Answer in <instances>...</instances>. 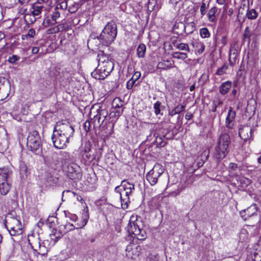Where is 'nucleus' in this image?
I'll use <instances>...</instances> for the list:
<instances>
[{
	"label": "nucleus",
	"mask_w": 261,
	"mask_h": 261,
	"mask_svg": "<svg viewBox=\"0 0 261 261\" xmlns=\"http://www.w3.org/2000/svg\"><path fill=\"white\" fill-rule=\"evenodd\" d=\"M97 58L98 66L91 73V75L96 79L104 80L113 71L114 61L110 55L105 54L103 51H99Z\"/></svg>",
	"instance_id": "obj_1"
},
{
	"label": "nucleus",
	"mask_w": 261,
	"mask_h": 261,
	"mask_svg": "<svg viewBox=\"0 0 261 261\" xmlns=\"http://www.w3.org/2000/svg\"><path fill=\"white\" fill-rule=\"evenodd\" d=\"M230 143V139L228 134L224 133L219 136L213 153V158L217 162L221 161L228 154Z\"/></svg>",
	"instance_id": "obj_2"
},
{
	"label": "nucleus",
	"mask_w": 261,
	"mask_h": 261,
	"mask_svg": "<svg viewBox=\"0 0 261 261\" xmlns=\"http://www.w3.org/2000/svg\"><path fill=\"white\" fill-rule=\"evenodd\" d=\"M117 35V25L115 22L112 21L108 22L105 25L101 33L96 37V38L102 45L108 46L114 42Z\"/></svg>",
	"instance_id": "obj_3"
},
{
	"label": "nucleus",
	"mask_w": 261,
	"mask_h": 261,
	"mask_svg": "<svg viewBox=\"0 0 261 261\" xmlns=\"http://www.w3.org/2000/svg\"><path fill=\"white\" fill-rule=\"evenodd\" d=\"M134 189V185L128 182L126 179L123 180L121 185L115 188V192L119 194L122 208H127L128 204L130 202L129 196Z\"/></svg>",
	"instance_id": "obj_4"
},
{
	"label": "nucleus",
	"mask_w": 261,
	"mask_h": 261,
	"mask_svg": "<svg viewBox=\"0 0 261 261\" xmlns=\"http://www.w3.org/2000/svg\"><path fill=\"white\" fill-rule=\"evenodd\" d=\"M27 147L28 149L38 155L42 154V144L38 132L33 130L29 133L27 137Z\"/></svg>",
	"instance_id": "obj_5"
},
{
	"label": "nucleus",
	"mask_w": 261,
	"mask_h": 261,
	"mask_svg": "<svg viewBox=\"0 0 261 261\" xmlns=\"http://www.w3.org/2000/svg\"><path fill=\"white\" fill-rule=\"evenodd\" d=\"M54 129L68 139L73 136L74 132L73 126L66 120L57 122L54 127Z\"/></svg>",
	"instance_id": "obj_6"
},
{
	"label": "nucleus",
	"mask_w": 261,
	"mask_h": 261,
	"mask_svg": "<svg viewBox=\"0 0 261 261\" xmlns=\"http://www.w3.org/2000/svg\"><path fill=\"white\" fill-rule=\"evenodd\" d=\"M67 176L73 180H79L82 178V170L80 167L75 163H70L66 167Z\"/></svg>",
	"instance_id": "obj_7"
},
{
	"label": "nucleus",
	"mask_w": 261,
	"mask_h": 261,
	"mask_svg": "<svg viewBox=\"0 0 261 261\" xmlns=\"http://www.w3.org/2000/svg\"><path fill=\"white\" fill-rule=\"evenodd\" d=\"M51 140L54 146L58 149L63 148L69 143V139L67 138L60 134L54 129L51 136Z\"/></svg>",
	"instance_id": "obj_8"
},
{
	"label": "nucleus",
	"mask_w": 261,
	"mask_h": 261,
	"mask_svg": "<svg viewBox=\"0 0 261 261\" xmlns=\"http://www.w3.org/2000/svg\"><path fill=\"white\" fill-rule=\"evenodd\" d=\"M162 173V170L159 168V166H154L146 175V178L150 185L154 186L157 183L159 177Z\"/></svg>",
	"instance_id": "obj_9"
},
{
	"label": "nucleus",
	"mask_w": 261,
	"mask_h": 261,
	"mask_svg": "<svg viewBox=\"0 0 261 261\" xmlns=\"http://www.w3.org/2000/svg\"><path fill=\"white\" fill-rule=\"evenodd\" d=\"M247 218L249 220H252V222L249 223L248 225L249 226L253 227L255 223L259 221V217L257 214L258 208L256 204H253L246 209Z\"/></svg>",
	"instance_id": "obj_10"
},
{
	"label": "nucleus",
	"mask_w": 261,
	"mask_h": 261,
	"mask_svg": "<svg viewBox=\"0 0 261 261\" xmlns=\"http://www.w3.org/2000/svg\"><path fill=\"white\" fill-rule=\"evenodd\" d=\"M254 129L248 125H242L239 128V134L240 138L244 141L253 140L252 133Z\"/></svg>",
	"instance_id": "obj_11"
},
{
	"label": "nucleus",
	"mask_w": 261,
	"mask_h": 261,
	"mask_svg": "<svg viewBox=\"0 0 261 261\" xmlns=\"http://www.w3.org/2000/svg\"><path fill=\"white\" fill-rule=\"evenodd\" d=\"M44 8V6H42L41 4L38 2H34L31 4L29 12L31 15L35 17L34 20H31L32 23H34L36 21L37 18H39L41 17V14Z\"/></svg>",
	"instance_id": "obj_12"
},
{
	"label": "nucleus",
	"mask_w": 261,
	"mask_h": 261,
	"mask_svg": "<svg viewBox=\"0 0 261 261\" xmlns=\"http://www.w3.org/2000/svg\"><path fill=\"white\" fill-rule=\"evenodd\" d=\"M45 162L50 168L56 170L60 167V159L57 153H53L50 156H48L45 160Z\"/></svg>",
	"instance_id": "obj_13"
},
{
	"label": "nucleus",
	"mask_w": 261,
	"mask_h": 261,
	"mask_svg": "<svg viewBox=\"0 0 261 261\" xmlns=\"http://www.w3.org/2000/svg\"><path fill=\"white\" fill-rule=\"evenodd\" d=\"M236 116V112L234 111L232 107H229L228 114L225 119V126L229 129H232L235 123V118Z\"/></svg>",
	"instance_id": "obj_14"
},
{
	"label": "nucleus",
	"mask_w": 261,
	"mask_h": 261,
	"mask_svg": "<svg viewBox=\"0 0 261 261\" xmlns=\"http://www.w3.org/2000/svg\"><path fill=\"white\" fill-rule=\"evenodd\" d=\"M142 225L140 217H138L137 216H132L130 218L127 228H140Z\"/></svg>",
	"instance_id": "obj_15"
},
{
	"label": "nucleus",
	"mask_w": 261,
	"mask_h": 261,
	"mask_svg": "<svg viewBox=\"0 0 261 261\" xmlns=\"http://www.w3.org/2000/svg\"><path fill=\"white\" fill-rule=\"evenodd\" d=\"M127 229L128 233L132 234V237L133 238H136L139 240H144L146 238V233L145 231V229Z\"/></svg>",
	"instance_id": "obj_16"
},
{
	"label": "nucleus",
	"mask_w": 261,
	"mask_h": 261,
	"mask_svg": "<svg viewBox=\"0 0 261 261\" xmlns=\"http://www.w3.org/2000/svg\"><path fill=\"white\" fill-rule=\"evenodd\" d=\"M94 114L93 118H91V120L92 123L94 127H100L104 123V122L101 120V118L98 115L97 111L96 112H93L92 110L90 111V116H92Z\"/></svg>",
	"instance_id": "obj_17"
},
{
	"label": "nucleus",
	"mask_w": 261,
	"mask_h": 261,
	"mask_svg": "<svg viewBox=\"0 0 261 261\" xmlns=\"http://www.w3.org/2000/svg\"><path fill=\"white\" fill-rule=\"evenodd\" d=\"M174 61L173 60H162L157 65V68L162 70H168L174 67Z\"/></svg>",
	"instance_id": "obj_18"
},
{
	"label": "nucleus",
	"mask_w": 261,
	"mask_h": 261,
	"mask_svg": "<svg viewBox=\"0 0 261 261\" xmlns=\"http://www.w3.org/2000/svg\"><path fill=\"white\" fill-rule=\"evenodd\" d=\"M67 231H66L64 230L61 229H52L51 232L49 233V237L50 239L53 240L55 242L58 241V240L62 238L63 236L67 233Z\"/></svg>",
	"instance_id": "obj_19"
},
{
	"label": "nucleus",
	"mask_w": 261,
	"mask_h": 261,
	"mask_svg": "<svg viewBox=\"0 0 261 261\" xmlns=\"http://www.w3.org/2000/svg\"><path fill=\"white\" fill-rule=\"evenodd\" d=\"M174 33L178 35H182L186 33L185 24L182 22H176L173 26Z\"/></svg>",
	"instance_id": "obj_20"
},
{
	"label": "nucleus",
	"mask_w": 261,
	"mask_h": 261,
	"mask_svg": "<svg viewBox=\"0 0 261 261\" xmlns=\"http://www.w3.org/2000/svg\"><path fill=\"white\" fill-rule=\"evenodd\" d=\"M11 174L12 172L8 168H0V182L9 181V177Z\"/></svg>",
	"instance_id": "obj_21"
},
{
	"label": "nucleus",
	"mask_w": 261,
	"mask_h": 261,
	"mask_svg": "<svg viewBox=\"0 0 261 261\" xmlns=\"http://www.w3.org/2000/svg\"><path fill=\"white\" fill-rule=\"evenodd\" d=\"M231 86L232 83L229 81L222 83L219 87L220 93L222 95L226 94Z\"/></svg>",
	"instance_id": "obj_22"
},
{
	"label": "nucleus",
	"mask_w": 261,
	"mask_h": 261,
	"mask_svg": "<svg viewBox=\"0 0 261 261\" xmlns=\"http://www.w3.org/2000/svg\"><path fill=\"white\" fill-rule=\"evenodd\" d=\"M11 184L9 181L0 182V193L2 195H6L9 192Z\"/></svg>",
	"instance_id": "obj_23"
},
{
	"label": "nucleus",
	"mask_w": 261,
	"mask_h": 261,
	"mask_svg": "<svg viewBox=\"0 0 261 261\" xmlns=\"http://www.w3.org/2000/svg\"><path fill=\"white\" fill-rule=\"evenodd\" d=\"M9 234L13 237L12 239L14 241L15 240L22 238V234L23 233V229H7Z\"/></svg>",
	"instance_id": "obj_24"
},
{
	"label": "nucleus",
	"mask_w": 261,
	"mask_h": 261,
	"mask_svg": "<svg viewBox=\"0 0 261 261\" xmlns=\"http://www.w3.org/2000/svg\"><path fill=\"white\" fill-rule=\"evenodd\" d=\"M172 44L176 48L185 51L186 53L190 52L189 45L187 43H178L176 40L172 41Z\"/></svg>",
	"instance_id": "obj_25"
},
{
	"label": "nucleus",
	"mask_w": 261,
	"mask_h": 261,
	"mask_svg": "<svg viewBox=\"0 0 261 261\" xmlns=\"http://www.w3.org/2000/svg\"><path fill=\"white\" fill-rule=\"evenodd\" d=\"M123 110H122L120 112L119 110L111 112L109 114V119H112L111 121H108V123H111L112 124V127H114V125L116 121L118 119V117L120 116L121 114L122 113Z\"/></svg>",
	"instance_id": "obj_26"
},
{
	"label": "nucleus",
	"mask_w": 261,
	"mask_h": 261,
	"mask_svg": "<svg viewBox=\"0 0 261 261\" xmlns=\"http://www.w3.org/2000/svg\"><path fill=\"white\" fill-rule=\"evenodd\" d=\"M192 45L199 54H202L205 49V45L203 43L195 40L192 42Z\"/></svg>",
	"instance_id": "obj_27"
},
{
	"label": "nucleus",
	"mask_w": 261,
	"mask_h": 261,
	"mask_svg": "<svg viewBox=\"0 0 261 261\" xmlns=\"http://www.w3.org/2000/svg\"><path fill=\"white\" fill-rule=\"evenodd\" d=\"M258 12L254 9H250L248 5L246 17L249 20H254L258 17Z\"/></svg>",
	"instance_id": "obj_28"
},
{
	"label": "nucleus",
	"mask_w": 261,
	"mask_h": 261,
	"mask_svg": "<svg viewBox=\"0 0 261 261\" xmlns=\"http://www.w3.org/2000/svg\"><path fill=\"white\" fill-rule=\"evenodd\" d=\"M252 32L249 27H247L243 33V38H242V42L245 43V42H248V43H250L251 41V36H252Z\"/></svg>",
	"instance_id": "obj_29"
},
{
	"label": "nucleus",
	"mask_w": 261,
	"mask_h": 261,
	"mask_svg": "<svg viewBox=\"0 0 261 261\" xmlns=\"http://www.w3.org/2000/svg\"><path fill=\"white\" fill-rule=\"evenodd\" d=\"M218 9L216 7H214L209 10L207 14L208 20L210 22H214L216 20V13L217 12Z\"/></svg>",
	"instance_id": "obj_30"
},
{
	"label": "nucleus",
	"mask_w": 261,
	"mask_h": 261,
	"mask_svg": "<svg viewBox=\"0 0 261 261\" xmlns=\"http://www.w3.org/2000/svg\"><path fill=\"white\" fill-rule=\"evenodd\" d=\"M34 254L36 261H47V254L46 252L42 253L41 251L37 252L36 250H34Z\"/></svg>",
	"instance_id": "obj_31"
},
{
	"label": "nucleus",
	"mask_w": 261,
	"mask_h": 261,
	"mask_svg": "<svg viewBox=\"0 0 261 261\" xmlns=\"http://www.w3.org/2000/svg\"><path fill=\"white\" fill-rule=\"evenodd\" d=\"M19 171H20V176L22 178H24L27 176V175L29 173V171H28V167L24 163H23V162L20 163V167H19Z\"/></svg>",
	"instance_id": "obj_32"
},
{
	"label": "nucleus",
	"mask_w": 261,
	"mask_h": 261,
	"mask_svg": "<svg viewBox=\"0 0 261 261\" xmlns=\"http://www.w3.org/2000/svg\"><path fill=\"white\" fill-rule=\"evenodd\" d=\"M146 46L144 44H140L137 47V54L139 58H144L146 53Z\"/></svg>",
	"instance_id": "obj_33"
},
{
	"label": "nucleus",
	"mask_w": 261,
	"mask_h": 261,
	"mask_svg": "<svg viewBox=\"0 0 261 261\" xmlns=\"http://www.w3.org/2000/svg\"><path fill=\"white\" fill-rule=\"evenodd\" d=\"M98 115L101 118V120L103 122L106 121V123H108V120L107 118L108 113L107 111L105 109H99L96 110Z\"/></svg>",
	"instance_id": "obj_34"
},
{
	"label": "nucleus",
	"mask_w": 261,
	"mask_h": 261,
	"mask_svg": "<svg viewBox=\"0 0 261 261\" xmlns=\"http://www.w3.org/2000/svg\"><path fill=\"white\" fill-rule=\"evenodd\" d=\"M257 249H255L252 253V257L254 261H261V247L257 245Z\"/></svg>",
	"instance_id": "obj_35"
},
{
	"label": "nucleus",
	"mask_w": 261,
	"mask_h": 261,
	"mask_svg": "<svg viewBox=\"0 0 261 261\" xmlns=\"http://www.w3.org/2000/svg\"><path fill=\"white\" fill-rule=\"evenodd\" d=\"M239 50V44L238 42H234L231 44L229 48V56H235L237 55Z\"/></svg>",
	"instance_id": "obj_36"
},
{
	"label": "nucleus",
	"mask_w": 261,
	"mask_h": 261,
	"mask_svg": "<svg viewBox=\"0 0 261 261\" xmlns=\"http://www.w3.org/2000/svg\"><path fill=\"white\" fill-rule=\"evenodd\" d=\"M55 8H56V9H58L61 12H64L68 8L67 1L64 0L61 2L57 3Z\"/></svg>",
	"instance_id": "obj_37"
},
{
	"label": "nucleus",
	"mask_w": 261,
	"mask_h": 261,
	"mask_svg": "<svg viewBox=\"0 0 261 261\" xmlns=\"http://www.w3.org/2000/svg\"><path fill=\"white\" fill-rule=\"evenodd\" d=\"M172 56L174 59L185 60L188 58L187 53L186 52H174L172 54Z\"/></svg>",
	"instance_id": "obj_38"
},
{
	"label": "nucleus",
	"mask_w": 261,
	"mask_h": 261,
	"mask_svg": "<svg viewBox=\"0 0 261 261\" xmlns=\"http://www.w3.org/2000/svg\"><path fill=\"white\" fill-rule=\"evenodd\" d=\"M112 105L113 108L115 109L120 108L123 106V102L121 100V99L120 98L116 97L113 100Z\"/></svg>",
	"instance_id": "obj_39"
},
{
	"label": "nucleus",
	"mask_w": 261,
	"mask_h": 261,
	"mask_svg": "<svg viewBox=\"0 0 261 261\" xmlns=\"http://www.w3.org/2000/svg\"><path fill=\"white\" fill-rule=\"evenodd\" d=\"M61 13V12L59 10L56 9V8H54L51 14V18L53 21H54V23H57V19L60 17Z\"/></svg>",
	"instance_id": "obj_40"
},
{
	"label": "nucleus",
	"mask_w": 261,
	"mask_h": 261,
	"mask_svg": "<svg viewBox=\"0 0 261 261\" xmlns=\"http://www.w3.org/2000/svg\"><path fill=\"white\" fill-rule=\"evenodd\" d=\"M248 238V234L247 229H242L239 236V241H246Z\"/></svg>",
	"instance_id": "obj_41"
},
{
	"label": "nucleus",
	"mask_w": 261,
	"mask_h": 261,
	"mask_svg": "<svg viewBox=\"0 0 261 261\" xmlns=\"http://www.w3.org/2000/svg\"><path fill=\"white\" fill-rule=\"evenodd\" d=\"M36 34V31L34 29H30L27 34L22 35V39H28L29 38H33Z\"/></svg>",
	"instance_id": "obj_42"
},
{
	"label": "nucleus",
	"mask_w": 261,
	"mask_h": 261,
	"mask_svg": "<svg viewBox=\"0 0 261 261\" xmlns=\"http://www.w3.org/2000/svg\"><path fill=\"white\" fill-rule=\"evenodd\" d=\"M156 2L155 0H149L148 3V9L150 11H157L159 10L158 6H155Z\"/></svg>",
	"instance_id": "obj_43"
},
{
	"label": "nucleus",
	"mask_w": 261,
	"mask_h": 261,
	"mask_svg": "<svg viewBox=\"0 0 261 261\" xmlns=\"http://www.w3.org/2000/svg\"><path fill=\"white\" fill-rule=\"evenodd\" d=\"M83 157L86 162H92L94 159L93 156L91 154L89 151H87L85 150V153L83 154Z\"/></svg>",
	"instance_id": "obj_44"
},
{
	"label": "nucleus",
	"mask_w": 261,
	"mask_h": 261,
	"mask_svg": "<svg viewBox=\"0 0 261 261\" xmlns=\"http://www.w3.org/2000/svg\"><path fill=\"white\" fill-rule=\"evenodd\" d=\"M199 34L203 38H208L210 36V33L206 28H203L200 29Z\"/></svg>",
	"instance_id": "obj_45"
},
{
	"label": "nucleus",
	"mask_w": 261,
	"mask_h": 261,
	"mask_svg": "<svg viewBox=\"0 0 261 261\" xmlns=\"http://www.w3.org/2000/svg\"><path fill=\"white\" fill-rule=\"evenodd\" d=\"M228 169L229 173H232L233 176H238L237 174L233 173V172L236 171L238 169V166L237 164L234 163H230L229 164Z\"/></svg>",
	"instance_id": "obj_46"
},
{
	"label": "nucleus",
	"mask_w": 261,
	"mask_h": 261,
	"mask_svg": "<svg viewBox=\"0 0 261 261\" xmlns=\"http://www.w3.org/2000/svg\"><path fill=\"white\" fill-rule=\"evenodd\" d=\"M228 65L224 64L221 67L217 69L216 74L218 75H222L226 73V71L228 69Z\"/></svg>",
	"instance_id": "obj_47"
},
{
	"label": "nucleus",
	"mask_w": 261,
	"mask_h": 261,
	"mask_svg": "<svg viewBox=\"0 0 261 261\" xmlns=\"http://www.w3.org/2000/svg\"><path fill=\"white\" fill-rule=\"evenodd\" d=\"M80 7V5L77 3H74L72 5L70 6L68 8V11L70 13H74L76 12Z\"/></svg>",
	"instance_id": "obj_48"
},
{
	"label": "nucleus",
	"mask_w": 261,
	"mask_h": 261,
	"mask_svg": "<svg viewBox=\"0 0 261 261\" xmlns=\"http://www.w3.org/2000/svg\"><path fill=\"white\" fill-rule=\"evenodd\" d=\"M156 145L158 147H162L166 145V142L163 140V138L161 137H156L155 139Z\"/></svg>",
	"instance_id": "obj_49"
},
{
	"label": "nucleus",
	"mask_w": 261,
	"mask_h": 261,
	"mask_svg": "<svg viewBox=\"0 0 261 261\" xmlns=\"http://www.w3.org/2000/svg\"><path fill=\"white\" fill-rule=\"evenodd\" d=\"M161 103L158 101L153 105V109L154 110V113L156 115H159L161 112Z\"/></svg>",
	"instance_id": "obj_50"
},
{
	"label": "nucleus",
	"mask_w": 261,
	"mask_h": 261,
	"mask_svg": "<svg viewBox=\"0 0 261 261\" xmlns=\"http://www.w3.org/2000/svg\"><path fill=\"white\" fill-rule=\"evenodd\" d=\"M56 23H54V21H53L52 19L50 20L48 18H45L43 22V25L45 28H47L50 25H55Z\"/></svg>",
	"instance_id": "obj_51"
},
{
	"label": "nucleus",
	"mask_w": 261,
	"mask_h": 261,
	"mask_svg": "<svg viewBox=\"0 0 261 261\" xmlns=\"http://www.w3.org/2000/svg\"><path fill=\"white\" fill-rule=\"evenodd\" d=\"M136 82L134 80H132L131 78L128 81H127L126 84V88L128 90L132 89L134 86L136 85Z\"/></svg>",
	"instance_id": "obj_52"
},
{
	"label": "nucleus",
	"mask_w": 261,
	"mask_h": 261,
	"mask_svg": "<svg viewBox=\"0 0 261 261\" xmlns=\"http://www.w3.org/2000/svg\"><path fill=\"white\" fill-rule=\"evenodd\" d=\"M240 179V181L241 184H245L246 186H248L251 183V180L249 178H245L243 177H239Z\"/></svg>",
	"instance_id": "obj_53"
},
{
	"label": "nucleus",
	"mask_w": 261,
	"mask_h": 261,
	"mask_svg": "<svg viewBox=\"0 0 261 261\" xmlns=\"http://www.w3.org/2000/svg\"><path fill=\"white\" fill-rule=\"evenodd\" d=\"M20 57L16 55H13L9 57L8 62L11 63H15L17 61L19 60Z\"/></svg>",
	"instance_id": "obj_54"
},
{
	"label": "nucleus",
	"mask_w": 261,
	"mask_h": 261,
	"mask_svg": "<svg viewBox=\"0 0 261 261\" xmlns=\"http://www.w3.org/2000/svg\"><path fill=\"white\" fill-rule=\"evenodd\" d=\"M240 215L241 217L245 221H249V218H247V212L246 209L242 210L240 212Z\"/></svg>",
	"instance_id": "obj_55"
},
{
	"label": "nucleus",
	"mask_w": 261,
	"mask_h": 261,
	"mask_svg": "<svg viewBox=\"0 0 261 261\" xmlns=\"http://www.w3.org/2000/svg\"><path fill=\"white\" fill-rule=\"evenodd\" d=\"M91 120H87L84 124V127L86 132H88L90 130Z\"/></svg>",
	"instance_id": "obj_56"
},
{
	"label": "nucleus",
	"mask_w": 261,
	"mask_h": 261,
	"mask_svg": "<svg viewBox=\"0 0 261 261\" xmlns=\"http://www.w3.org/2000/svg\"><path fill=\"white\" fill-rule=\"evenodd\" d=\"M207 9V6L204 3H202L200 6V13L202 16L205 14Z\"/></svg>",
	"instance_id": "obj_57"
},
{
	"label": "nucleus",
	"mask_w": 261,
	"mask_h": 261,
	"mask_svg": "<svg viewBox=\"0 0 261 261\" xmlns=\"http://www.w3.org/2000/svg\"><path fill=\"white\" fill-rule=\"evenodd\" d=\"M209 153L210 151L208 149H205L203 151L202 153V160L203 161V163L207 159L208 156H209Z\"/></svg>",
	"instance_id": "obj_58"
},
{
	"label": "nucleus",
	"mask_w": 261,
	"mask_h": 261,
	"mask_svg": "<svg viewBox=\"0 0 261 261\" xmlns=\"http://www.w3.org/2000/svg\"><path fill=\"white\" fill-rule=\"evenodd\" d=\"M186 108V105H178L174 109L177 112V114L180 113L182 111H183Z\"/></svg>",
	"instance_id": "obj_59"
},
{
	"label": "nucleus",
	"mask_w": 261,
	"mask_h": 261,
	"mask_svg": "<svg viewBox=\"0 0 261 261\" xmlns=\"http://www.w3.org/2000/svg\"><path fill=\"white\" fill-rule=\"evenodd\" d=\"M237 55L235 56H229V62L231 66H233L236 63Z\"/></svg>",
	"instance_id": "obj_60"
},
{
	"label": "nucleus",
	"mask_w": 261,
	"mask_h": 261,
	"mask_svg": "<svg viewBox=\"0 0 261 261\" xmlns=\"http://www.w3.org/2000/svg\"><path fill=\"white\" fill-rule=\"evenodd\" d=\"M44 225H45L47 226H48L49 228L52 227L51 226H49L48 223L47 222H44L41 219L37 223V226L39 228L43 227Z\"/></svg>",
	"instance_id": "obj_61"
},
{
	"label": "nucleus",
	"mask_w": 261,
	"mask_h": 261,
	"mask_svg": "<svg viewBox=\"0 0 261 261\" xmlns=\"http://www.w3.org/2000/svg\"><path fill=\"white\" fill-rule=\"evenodd\" d=\"M48 31L49 32L48 34L57 33L60 32L58 25L48 30Z\"/></svg>",
	"instance_id": "obj_62"
},
{
	"label": "nucleus",
	"mask_w": 261,
	"mask_h": 261,
	"mask_svg": "<svg viewBox=\"0 0 261 261\" xmlns=\"http://www.w3.org/2000/svg\"><path fill=\"white\" fill-rule=\"evenodd\" d=\"M141 76V73L139 71H136L135 72L133 76L132 77V80H135V81H137Z\"/></svg>",
	"instance_id": "obj_63"
},
{
	"label": "nucleus",
	"mask_w": 261,
	"mask_h": 261,
	"mask_svg": "<svg viewBox=\"0 0 261 261\" xmlns=\"http://www.w3.org/2000/svg\"><path fill=\"white\" fill-rule=\"evenodd\" d=\"M221 44L224 46L227 43V36L224 35L222 36V38L220 40Z\"/></svg>",
	"instance_id": "obj_64"
}]
</instances>
